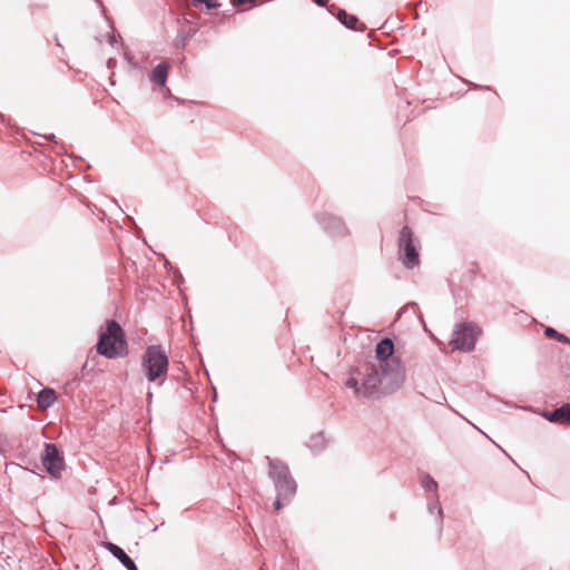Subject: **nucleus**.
Wrapping results in <instances>:
<instances>
[{"instance_id":"f257e3e1","label":"nucleus","mask_w":570,"mask_h":570,"mask_svg":"<svg viewBox=\"0 0 570 570\" xmlns=\"http://www.w3.org/2000/svg\"><path fill=\"white\" fill-rule=\"evenodd\" d=\"M394 344L390 338L380 341L375 348L376 363L367 364L370 368L379 370V377L383 381V391L393 392L405 381V368L399 357L393 355Z\"/></svg>"},{"instance_id":"f03ea898","label":"nucleus","mask_w":570,"mask_h":570,"mask_svg":"<svg viewBox=\"0 0 570 570\" xmlns=\"http://www.w3.org/2000/svg\"><path fill=\"white\" fill-rule=\"evenodd\" d=\"M168 356L160 345H150L141 358V371L148 382L161 385L168 372Z\"/></svg>"},{"instance_id":"7ed1b4c3","label":"nucleus","mask_w":570,"mask_h":570,"mask_svg":"<svg viewBox=\"0 0 570 570\" xmlns=\"http://www.w3.org/2000/svg\"><path fill=\"white\" fill-rule=\"evenodd\" d=\"M269 476L273 479L277 498L274 503L276 510L282 508V502H287L296 492V482L292 478L288 466L276 459H269Z\"/></svg>"},{"instance_id":"20e7f679","label":"nucleus","mask_w":570,"mask_h":570,"mask_svg":"<svg viewBox=\"0 0 570 570\" xmlns=\"http://www.w3.org/2000/svg\"><path fill=\"white\" fill-rule=\"evenodd\" d=\"M97 351L108 358L120 356L126 351L124 332L116 321L107 322L106 330L100 333Z\"/></svg>"},{"instance_id":"39448f33","label":"nucleus","mask_w":570,"mask_h":570,"mask_svg":"<svg viewBox=\"0 0 570 570\" xmlns=\"http://www.w3.org/2000/svg\"><path fill=\"white\" fill-rule=\"evenodd\" d=\"M356 374H361L358 368L351 371L350 377L345 381V386L353 390L355 396H370L374 392L383 391V381L379 377L377 368L364 367L362 383L358 382Z\"/></svg>"},{"instance_id":"423d86ee","label":"nucleus","mask_w":570,"mask_h":570,"mask_svg":"<svg viewBox=\"0 0 570 570\" xmlns=\"http://www.w3.org/2000/svg\"><path fill=\"white\" fill-rule=\"evenodd\" d=\"M481 334V330L474 323L468 322L458 324L453 331L450 344L453 350L471 352L475 347V341Z\"/></svg>"},{"instance_id":"0eeeda50","label":"nucleus","mask_w":570,"mask_h":570,"mask_svg":"<svg viewBox=\"0 0 570 570\" xmlns=\"http://www.w3.org/2000/svg\"><path fill=\"white\" fill-rule=\"evenodd\" d=\"M399 255L403 265L413 268L419 264V252L412 230L404 226L399 238Z\"/></svg>"},{"instance_id":"6e6552de","label":"nucleus","mask_w":570,"mask_h":570,"mask_svg":"<svg viewBox=\"0 0 570 570\" xmlns=\"http://www.w3.org/2000/svg\"><path fill=\"white\" fill-rule=\"evenodd\" d=\"M42 463L48 473L58 478L63 469V459L60 456L59 451L55 444L47 443L42 454Z\"/></svg>"},{"instance_id":"1a4fd4ad","label":"nucleus","mask_w":570,"mask_h":570,"mask_svg":"<svg viewBox=\"0 0 570 570\" xmlns=\"http://www.w3.org/2000/svg\"><path fill=\"white\" fill-rule=\"evenodd\" d=\"M540 415L551 423L568 424L570 423V403H566L554 411H543Z\"/></svg>"},{"instance_id":"9d476101","label":"nucleus","mask_w":570,"mask_h":570,"mask_svg":"<svg viewBox=\"0 0 570 570\" xmlns=\"http://www.w3.org/2000/svg\"><path fill=\"white\" fill-rule=\"evenodd\" d=\"M321 224L324 229L333 236H342L346 234V227L343 220L332 214H325L322 217Z\"/></svg>"},{"instance_id":"9b49d317","label":"nucleus","mask_w":570,"mask_h":570,"mask_svg":"<svg viewBox=\"0 0 570 570\" xmlns=\"http://www.w3.org/2000/svg\"><path fill=\"white\" fill-rule=\"evenodd\" d=\"M105 548L117 558L127 570H138L134 560L117 544L107 542Z\"/></svg>"},{"instance_id":"f8f14e48","label":"nucleus","mask_w":570,"mask_h":570,"mask_svg":"<svg viewBox=\"0 0 570 570\" xmlns=\"http://www.w3.org/2000/svg\"><path fill=\"white\" fill-rule=\"evenodd\" d=\"M169 65L167 62L158 63L149 75L150 81L159 87L166 86V80L168 76Z\"/></svg>"},{"instance_id":"ddd939ff","label":"nucleus","mask_w":570,"mask_h":570,"mask_svg":"<svg viewBox=\"0 0 570 570\" xmlns=\"http://www.w3.org/2000/svg\"><path fill=\"white\" fill-rule=\"evenodd\" d=\"M37 401L40 407L47 409L51 406L56 401L55 391L51 389H43L39 392Z\"/></svg>"},{"instance_id":"4468645a","label":"nucleus","mask_w":570,"mask_h":570,"mask_svg":"<svg viewBox=\"0 0 570 570\" xmlns=\"http://www.w3.org/2000/svg\"><path fill=\"white\" fill-rule=\"evenodd\" d=\"M338 21L346 26L350 29H357L358 19L356 16L348 14L345 10H338L337 12Z\"/></svg>"},{"instance_id":"2eb2a0df","label":"nucleus","mask_w":570,"mask_h":570,"mask_svg":"<svg viewBox=\"0 0 570 570\" xmlns=\"http://www.w3.org/2000/svg\"><path fill=\"white\" fill-rule=\"evenodd\" d=\"M421 485L422 488L428 492H436L438 490V483L429 474H424L421 476Z\"/></svg>"},{"instance_id":"dca6fc26","label":"nucleus","mask_w":570,"mask_h":570,"mask_svg":"<svg viewBox=\"0 0 570 570\" xmlns=\"http://www.w3.org/2000/svg\"><path fill=\"white\" fill-rule=\"evenodd\" d=\"M428 510H429V512L431 514H433L434 512L436 513L438 520H439V522L441 524L442 523V519H443V510H442L441 504H440L438 499H435L432 502H429Z\"/></svg>"},{"instance_id":"f3484780","label":"nucleus","mask_w":570,"mask_h":570,"mask_svg":"<svg viewBox=\"0 0 570 570\" xmlns=\"http://www.w3.org/2000/svg\"><path fill=\"white\" fill-rule=\"evenodd\" d=\"M324 443H325L324 435L322 433H317V434H314L311 436L308 446L313 450H318L324 446Z\"/></svg>"},{"instance_id":"a211bd4d","label":"nucleus","mask_w":570,"mask_h":570,"mask_svg":"<svg viewBox=\"0 0 570 570\" xmlns=\"http://www.w3.org/2000/svg\"><path fill=\"white\" fill-rule=\"evenodd\" d=\"M544 334H546V336H548L550 338H556L559 342H569V340L563 334L557 332L552 327H547L544 330Z\"/></svg>"},{"instance_id":"6ab92c4d","label":"nucleus","mask_w":570,"mask_h":570,"mask_svg":"<svg viewBox=\"0 0 570 570\" xmlns=\"http://www.w3.org/2000/svg\"><path fill=\"white\" fill-rule=\"evenodd\" d=\"M193 1H194L195 6H197L199 3H204L206 6V8L209 10L218 8L220 6L218 0H193Z\"/></svg>"},{"instance_id":"aec40b11","label":"nucleus","mask_w":570,"mask_h":570,"mask_svg":"<svg viewBox=\"0 0 570 570\" xmlns=\"http://www.w3.org/2000/svg\"><path fill=\"white\" fill-rule=\"evenodd\" d=\"M146 399H147V405L149 406L153 401V392L150 391V389L147 391Z\"/></svg>"},{"instance_id":"412c9836","label":"nucleus","mask_w":570,"mask_h":570,"mask_svg":"<svg viewBox=\"0 0 570 570\" xmlns=\"http://www.w3.org/2000/svg\"><path fill=\"white\" fill-rule=\"evenodd\" d=\"M107 66H108L109 69H112L116 66V59L109 58L108 62H107Z\"/></svg>"},{"instance_id":"4be33fe9","label":"nucleus","mask_w":570,"mask_h":570,"mask_svg":"<svg viewBox=\"0 0 570 570\" xmlns=\"http://www.w3.org/2000/svg\"><path fill=\"white\" fill-rule=\"evenodd\" d=\"M247 0H230L233 6H240L244 4Z\"/></svg>"},{"instance_id":"5701e85b","label":"nucleus","mask_w":570,"mask_h":570,"mask_svg":"<svg viewBox=\"0 0 570 570\" xmlns=\"http://www.w3.org/2000/svg\"><path fill=\"white\" fill-rule=\"evenodd\" d=\"M108 42L111 46H114L117 42L115 35L108 36Z\"/></svg>"},{"instance_id":"b1692460","label":"nucleus","mask_w":570,"mask_h":570,"mask_svg":"<svg viewBox=\"0 0 570 570\" xmlns=\"http://www.w3.org/2000/svg\"><path fill=\"white\" fill-rule=\"evenodd\" d=\"M318 6H325L327 0H314Z\"/></svg>"}]
</instances>
